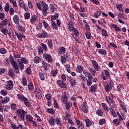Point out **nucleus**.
<instances>
[{
  "instance_id": "nucleus-33",
  "label": "nucleus",
  "mask_w": 129,
  "mask_h": 129,
  "mask_svg": "<svg viewBox=\"0 0 129 129\" xmlns=\"http://www.w3.org/2000/svg\"><path fill=\"white\" fill-rule=\"evenodd\" d=\"M72 31L74 32V34L75 35L76 37H78L79 35V31L78 30L76 29L75 27H73Z\"/></svg>"
},
{
  "instance_id": "nucleus-51",
  "label": "nucleus",
  "mask_w": 129,
  "mask_h": 129,
  "mask_svg": "<svg viewBox=\"0 0 129 129\" xmlns=\"http://www.w3.org/2000/svg\"><path fill=\"white\" fill-rule=\"evenodd\" d=\"M19 4L18 5L19 7H20V8H23V9H25V4H23V3H24V1H22V0H19Z\"/></svg>"
},
{
  "instance_id": "nucleus-44",
  "label": "nucleus",
  "mask_w": 129,
  "mask_h": 129,
  "mask_svg": "<svg viewBox=\"0 0 129 129\" xmlns=\"http://www.w3.org/2000/svg\"><path fill=\"white\" fill-rule=\"evenodd\" d=\"M58 69H57L52 71V76H53V77H56V76L57 75V74H58Z\"/></svg>"
},
{
  "instance_id": "nucleus-60",
  "label": "nucleus",
  "mask_w": 129,
  "mask_h": 129,
  "mask_svg": "<svg viewBox=\"0 0 129 129\" xmlns=\"http://www.w3.org/2000/svg\"><path fill=\"white\" fill-rule=\"evenodd\" d=\"M25 105L26 106H31V103L30 102H28V98H27V100L26 101H23Z\"/></svg>"
},
{
  "instance_id": "nucleus-13",
  "label": "nucleus",
  "mask_w": 129,
  "mask_h": 129,
  "mask_svg": "<svg viewBox=\"0 0 129 129\" xmlns=\"http://www.w3.org/2000/svg\"><path fill=\"white\" fill-rule=\"evenodd\" d=\"M47 45L50 50H53V40H52L51 39H48Z\"/></svg>"
},
{
  "instance_id": "nucleus-29",
  "label": "nucleus",
  "mask_w": 129,
  "mask_h": 129,
  "mask_svg": "<svg viewBox=\"0 0 129 129\" xmlns=\"http://www.w3.org/2000/svg\"><path fill=\"white\" fill-rule=\"evenodd\" d=\"M18 64H19L20 70H21V71L22 70H24V69L25 68V65H24V63H23V62H22V61H18Z\"/></svg>"
},
{
  "instance_id": "nucleus-32",
  "label": "nucleus",
  "mask_w": 129,
  "mask_h": 129,
  "mask_svg": "<svg viewBox=\"0 0 129 129\" xmlns=\"http://www.w3.org/2000/svg\"><path fill=\"white\" fill-rule=\"evenodd\" d=\"M11 126L13 129H22V125H19V126H17L14 123H11Z\"/></svg>"
},
{
  "instance_id": "nucleus-61",
  "label": "nucleus",
  "mask_w": 129,
  "mask_h": 129,
  "mask_svg": "<svg viewBox=\"0 0 129 129\" xmlns=\"http://www.w3.org/2000/svg\"><path fill=\"white\" fill-rule=\"evenodd\" d=\"M0 53L1 54H6V53H7V49L5 48H1Z\"/></svg>"
},
{
  "instance_id": "nucleus-22",
  "label": "nucleus",
  "mask_w": 129,
  "mask_h": 129,
  "mask_svg": "<svg viewBox=\"0 0 129 129\" xmlns=\"http://www.w3.org/2000/svg\"><path fill=\"white\" fill-rule=\"evenodd\" d=\"M51 28H52L53 30H55V31L58 30V26L56 24V22H55L54 21L51 22Z\"/></svg>"
},
{
  "instance_id": "nucleus-49",
  "label": "nucleus",
  "mask_w": 129,
  "mask_h": 129,
  "mask_svg": "<svg viewBox=\"0 0 129 129\" xmlns=\"http://www.w3.org/2000/svg\"><path fill=\"white\" fill-rule=\"evenodd\" d=\"M102 107L106 110V111H109V108H108V107H107V105L105 103H102Z\"/></svg>"
},
{
  "instance_id": "nucleus-1",
  "label": "nucleus",
  "mask_w": 129,
  "mask_h": 129,
  "mask_svg": "<svg viewBox=\"0 0 129 129\" xmlns=\"http://www.w3.org/2000/svg\"><path fill=\"white\" fill-rule=\"evenodd\" d=\"M14 60L15 58H14V56L10 55L9 56V61H10L11 63L12 68L14 69L15 73L19 74V73H20V72L19 71V66H18V62H16Z\"/></svg>"
},
{
  "instance_id": "nucleus-16",
  "label": "nucleus",
  "mask_w": 129,
  "mask_h": 129,
  "mask_svg": "<svg viewBox=\"0 0 129 129\" xmlns=\"http://www.w3.org/2000/svg\"><path fill=\"white\" fill-rule=\"evenodd\" d=\"M74 25L73 24V22L71 21H70L69 22V25L68 26V29L69 31H70V32H72V30H73V28H75Z\"/></svg>"
},
{
  "instance_id": "nucleus-50",
  "label": "nucleus",
  "mask_w": 129,
  "mask_h": 129,
  "mask_svg": "<svg viewBox=\"0 0 129 129\" xmlns=\"http://www.w3.org/2000/svg\"><path fill=\"white\" fill-rule=\"evenodd\" d=\"M1 32L2 33H3V34H4V35H5V36H7V35H8V32H9V31L7 30V29L4 28L1 30Z\"/></svg>"
},
{
  "instance_id": "nucleus-55",
  "label": "nucleus",
  "mask_w": 129,
  "mask_h": 129,
  "mask_svg": "<svg viewBox=\"0 0 129 129\" xmlns=\"http://www.w3.org/2000/svg\"><path fill=\"white\" fill-rule=\"evenodd\" d=\"M28 87L30 90H33V89H34V86L33 85L32 82H30L28 84Z\"/></svg>"
},
{
  "instance_id": "nucleus-56",
  "label": "nucleus",
  "mask_w": 129,
  "mask_h": 129,
  "mask_svg": "<svg viewBox=\"0 0 129 129\" xmlns=\"http://www.w3.org/2000/svg\"><path fill=\"white\" fill-rule=\"evenodd\" d=\"M9 13L11 16H14V15H15V9H14V8H10Z\"/></svg>"
},
{
  "instance_id": "nucleus-11",
  "label": "nucleus",
  "mask_w": 129,
  "mask_h": 129,
  "mask_svg": "<svg viewBox=\"0 0 129 129\" xmlns=\"http://www.w3.org/2000/svg\"><path fill=\"white\" fill-rule=\"evenodd\" d=\"M0 104L2 105V104H5V103H8L9 101H10V97H5L4 99H3V97L0 96ZM2 100V101H1Z\"/></svg>"
},
{
  "instance_id": "nucleus-47",
  "label": "nucleus",
  "mask_w": 129,
  "mask_h": 129,
  "mask_svg": "<svg viewBox=\"0 0 129 129\" xmlns=\"http://www.w3.org/2000/svg\"><path fill=\"white\" fill-rule=\"evenodd\" d=\"M64 103H66V108L68 110L71 107V104H70V102H68V101L64 102Z\"/></svg>"
},
{
  "instance_id": "nucleus-21",
  "label": "nucleus",
  "mask_w": 129,
  "mask_h": 129,
  "mask_svg": "<svg viewBox=\"0 0 129 129\" xmlns=\"http://www.w3.org/2000/svg\"><path fill=\"white\" fill-rule=\"evenodd\" d=\"M7 25H8V19H5L1 22L0 28H2L4 26H7Z\"/></svg>"
},
{
  "instance_id": "nucleus-24",
  "label": "nucleus",
  "mask_w": 129,
  "mask_h": 129,
  "mask_svg": "<svg viewBox=\"0 0 129 129\" xmlns=\"http://www.w3.org/2000/svg\"><path fill=\"white\" fill-rule=\"evenodd\" d=\"M83 73H84V75H85V76H86V77H88V78L89 79H93V77L91 76V74H90L87 72H85V71H84Z\"/></svg>"
},
{
  "instance_id": "nucleus-40",
  "label": "nucleus",
  "mask_w": 129,
  "mask_h": 129,
  "mask_svg": "<svg viewBox=\"0 0 129 129\" xmlns=\"http://www.w3.org/2000/svg\"><path fill=\"white\" fill-rule=\"evenodd\" d=\"M85 121L86 122V126H87V127H89V126L92 124L91 121L87 119H85Z\"/></svg>"
},
{
  "instance_id": "nucleus-53",
  "label": "nucleus",
  "mask_w": 129,
  "mask_h": 129,
  "mask_svg": "<svg viewBox=\"0 0 129 129\" xmlns=\"http://www.w3.org/2000/svg\"><path fill=\"white\" fill-rule=\"evenodd\" d=\"M104 73H105V75H106V76L108 77V78H110V73H109L108 70H104Z\"/></svg>"
},
{
  "instance_id": "nucleus-30",
  "label": "nucleus",
  "mask_w": 129,
  "mask_h": 129,
  "mask_svg": "<svg viewBox=\"0 0 129 129\" xmlns=\"http://www.w3.org/2000/svg\"><path fill=\"white\" fill-rule=\"evenodd\" d=\"M18 29L19 30V31H20V32H21V33L25 34V32H26V30L25 29H24V27H23V26H22V25H19L18 26Z\"/></svg>"
},
{
  "instance_id": "nucleus-39",
  "label": "nucleus",
  "mask_w": 129,
  "mask_h": 129,
  "mask_svg": "<svg viewBox=\"0 0 129 129\" xmlns=\"http://www.w3.org/2000/svg\"><path fill=\"white\" fill-rule=\"evenodd\" d=\"M41 47L43 49L44 51L45 52H47L48 51V47H47V45L45 43H41Z\"/></svg>"
},
{
  "instance_id": "nucleus-28",
  "label": "nucleus",
  "mask_w": 129,
  "mask_h": 129,
  "mask_svg": "<svg viewBox=\"0 0 129 129\" xmlns=\"http://www.w3.org/2000/svg\"><path fill=\"white\" fill-rule=\"evenodd\" d=\"M96 88H97V86L96 85H92L91 87V89L90 90V92L91 93H93V92H95V90H96Z\"/></svg>"
},
{
  "instance_id": "nucleus-52",
  "label": "nucleus",
  "mask_w": 129,
  "mask_h": 129,
  "mask_svg": "<svg viewBox=\"0 0 129 129\" xmlns=\"http://www.w3.org/2000/svg\"><path fill=\"white\" fill-rule=\"evenodd\" d=\"M43 52H44V50H43V48H42L41 46H39L38 48V54H40V55H41V54H43Z\"/></svg>"
},
{
  "instance_id": "nucleus-20",
  "label": "nucleus",
  "mask_w": 129,
  "mask_h": 129,
  "mask_svg": "<svg viewBox=\"0 0 129 129\" xmlns=\"http://www.w3.org/2000/svg\"><path fill=\"white\" fill-rule=\"evenodd\" d=\"M57 83L58 85V86L60 87L61 88H66V84H65L63 81H57Z\"/></svg>"
},
{
  "instance_id": "nucleus-10",
  "label": "nucleus",
  "mask_w": 129,
  "mask_h": 129,
  "mask_svg": "<svg viewBox=\"0 0 129 129\" xmlns=\"http://www.w3.org/2000/svg\"><path fill=\"white\" fill-rule=\"evenodd\" d=\"M36 22H39L38 16L36 15H32L30 18L31 24H35Z\"/></svg>"
},
{
  "instance_id": "nucleus-14",
  "label": "nucleus",
  "mask_w": 129,
  "mask_h": 129,
  "mask_svg": "<svg viewBox=\"0 0 129 129\" xmlns=\"http://www.w3.org/2000/svg\"><path fill=\"white\" fill-rule=\"evenodd\" d=\"M13 21L15 24L19 25V24H20V18L19 17V16L17 15H14L13 17Z\"/></svg>"
},
{
  "instance_id": "nucleus-57",
  "label": "nucleus",
  "mask_w": 129,
  "mask_h": 129,
  "mask_svg": "<svg viewBox=\"0 0 129 129\" xmlns=\"http://www.w3.org/2000/svg\"><path fill=\"white\" fill-rule=\"evenodd\" d=\"M1 94L2 95H4V96L8 94V91H7L6 90H1Z\"/></svg>"
},
{
  "instance_id": "nucleus-48",
  "label": "nucleus",
  "mask_w": 129,
  "mask_h": 129,
  "mask_svg": "<svg viewBox=\"0 0 129 129\" xmlns=\"http://www.w3.org/2000/svg\"><path fill=\"white\" fill-rule=\"evenodd\" d=\"M109 109L110 112H111L113 116H114V117H116V114H115V111H114V110H113V109L112 108H109Z\"/></svg>"
},
{
  "instance_id": "nucleus-41",
  "label": "nucleus",
  "mask_w": 129,
  "mask_h": 129,
  "mask_svg": "<svg viewBox=\"0 0 129 129\" xmlns=\"http://www.w3.org/2000/svg\"><path fill=\"white\" fill-rule=\"evenodd\" d=\"M4 10L6 13H8L10 11V4L9 3H7L4 7Z\"/></svg>"
},
{
  "instance_id": "nucleus-18",
  "label": "nucleus",
  "mask_w": 129,
  "mask_h": 129,
  "mask_svg": "<svg viewBox=\"0 0 129 129\" xmlns=\"http://www.w3.org/2000/svg\"><path fill=\"white\" fill-rule=\"evenodd\" d=\"M55 10H56V8H55V5L50 4L49 5L50 12L52 13V14H54V12H55Z\"/></svg>"
},
{
  "instance_id": "nucleus-26",
  "label": "nucleus",
  "mask_w": 129,
  "mask_h": 129,
  "mask_svg": "<svg viewBox=\"0 0 129 129\" xmlns=\"http://www.w3.org/2000/svg\"><path fill=\"white\" fill-rule=\"evenodd\" d=\"M98 52L101 55H106V53H107L106 50L103 49H98Z\"/></svg>"
},
{
  "instance_id": "nucleus-27",
  "label": "nucleus",
  "mask_w": 129,
  "mask_h": 129,
  "mask_svg": "<svg viewBox=\"0 0 129 129\" xmlns=\"http://www.w3.org/2000/svg\"><path fill=\"white\" fill-rule=\"evenodd\" d=\"M83 69H84V68L82 66H79L77 67L76 70L79 73H81V72L83 71Z\"/></svg>"
},
{
  "instance_id": "nucleus-36",
  "label": "nucleus",
  "mask_w": 129,
  "mask_h": 129,
  "mask_svg": "<svg viewBox=\"0 0 129 129\" xmlns=\"http://www.w3.org/2000/svg\"><path fill=\"white\" fill-rule=\"evenodd\" d=\"M26 119L27 121L32 122V121L33 120V117L31 116V115H27L26 116Z\"/></svg>"
},
{
  "instance_id": "nucleus-43",
  "label": "nucleus",
  "mask_w": 129,
  "mask_h": 129,
  "mask_svg": "<svg viewBox=\"0 0 129 129\" xmlns=\"http://www.w3.org/2000/svg\"><path fill=\"white\" fill-rule=\"evenodd\" d=\"M102 34L104 37L107 38L108 37V34H107V31L105 29H102Z\"/></svg>"
},
{
  "instance_id": "nucleus-6",
  "label": "nucleus",
  "mask_w": 129,
  "mask_h": 129,
  "mask_svg": "<svg viewBox=\"0 0 129 129\" xmlns=\"http://www.w3.org/2000/svg\"><path fill=\"white\" fill-rule=\"evenodd\" d=\"M17 113H18V114H19L21 118H22L23 120H25V114L27 113V112H26L24 110H22L21 109H19L17 110Z\"/></svg>"
},
{
  "instance_id": "nucleus-58",
  "label": "nucleus",
  "mask_w": 129,
  "mask_h": 129,
  "mask_svg": "<svg viewBox=\"0 0 129 129\" xmlns=\"http://www.w3.org/2000/svg\"><path fill=\"white\" fill-rule=\"evenodd\" d=\"M105 119H101L99 120V124H100V125H102V124H104L105 123Z\"/></svg>"
},
{
  "instance_id": "nucleus-8",
  "label": "nucleus",
  "mask_w": 129,
  "mask_h": 129,
  "mask_svg": "<svg viewBox=\"0 0 129 129\" xmlns=\"http://www.w3.org/2000/svg\"><path fill=\"white\" fill-rule=\"evenodd\" d=\"M80 107L84 112H87L88 111V106L87 103L85 102H84L81 106H80Z\"/></svg>"
},
{
  "instance_id": "nucleus-46",
  "label": "nucleus",
  "mask_w": 129,
  "mask_h": 129,
  "mask_svg": "<svg viewBox=\"0 0 129 129\" xmlns=\"http://www.w3.org/2000/svg\"><path fill=\"white\" fill-rule=\"evenodd\" d=\"M21 60L22 63H24V64H28L29 63V61L24 57H21ZM18 61H19V62H21L20 60H18Z\"/></svg>"
},
{
  "instance_id": "nucleus-4",
  "label": "nucleus",
  "mask_w": 129,
  "mask_h": 129,
  "mask_svg": "<svg viewBox=\"0 0 129 129\" xmlns=\"http://www.w3.org/2000/svg\"><path fill=\"white\" fill-rule=\"evenodd\" d=\"M43 59L48 63H51L52 61H53V57H52V56L49 53H44L43 54Z\"/></svg>"
},
{
  "instance_id": "nucleus-31",
  "label": "nucleus",
  "mask_w": 129,
  "mask_h": 129,
  "mask_svg": "<svg viewBox=\"0 0 129 129\" xmlns=\"http://www.w3.org/2000/svg\"><path fill=\"white\" fill-rule=\"evenodd\" d=\"M34 62L36 63V64H38V63H40L41 62V58L38 56H36L34 58Z\"/></svg>"
},
{
  "instance_id": "nucleus-42",
  "label": "nucleus",
  "mask_w": 129,
  "mask_h": 129,
  "mask_svg": "<svg viewBox=\"0 0 129 129\" xmlns=\"http://www.w3.org/2000/svg\"><path fill=\"white\" fill-rule=\"evenodd\" d=\"M85 35L88 40L91 39V33L89 31L86 32Z\"/></svg>"
},
{
  "instance_id": "nucleus-59",
  "label": "nucleus",
  "mask_w": 129,
  "mask_h": 129,
  "mask_svg": "<svg viewBox=\"0 0 129 129\" xmlns=\"http://www.w3.org/2000/svg\"><path fill=\"white\" fill-rule=\"evenodd\" d=\"M61 25H62V23H61V21L59 19H56V25H57V27L60 28L61 27Z\"/></svg>"
},
{
  "instance_id": "nucleus-62",
  "label": "nucleus",
  "mask_w": 129,
  "mask_h": 129,
  "mask_svg": "<svg viewBox=\"0 0 129 129\" xmlns=\"http://www.w3.org/2000/svg\"><path fill=\"white\" fill-rule=\"evenodd\" d=\"M113 123L116 124V125H118L119 124V121H118V119H115L113 120Z\"/></svg>"
},
{
  "instance_id": "nucleus-64",
  "label": "nucleus",
  "mask_w": 129,
  "mask_h": 129,
  "mask_svg": "<svg viewBox=\"0 0 129 129\" xmlns=\"http://www.w3.org/2000/svg\"><path fill=\"white\" fill-rule=\"evenodd\" d=\"M47 112H48L49 113H50L51 114H52V113H54L55 112L54 111V110H52V108H48L47 109Z\"/></svg>"
},
{
  "instance_id": "nucleus-15",
  "label": "nucleus",
  "mask_w": 129,
  "mask_h": 129,
  "mask_svg": "<svg viewBox=\"0 0 129 129\" xmlns=\"http://www.w3.org/2000/svg\"><path fill=\"white\" fill-rule=\"evenodd\" d=\"M15 73H16V72H15V69H13L12 68H10L8 72V75L13 78V77L15 75Z\"/></svg>"
},
{
  "instance_id": "nucleus-54",
  "label": "nucleus",
  "mask_w": 129,
  "mask_h": 129,
  "mask_svg": "<svg viewBox=\"0 0 129 129\" xmlns=\"http://www.w3.org/2000/svg\"><path fill=\"white\" fill-rule=\"evenodd\" d=\"M30 17H31L30 13H26L24 15L25 20H29V19H30Z\"/></svg>"
},
{
  "instance_id": "nucleus-2",
  "label": "nucleus",
  "mask_w": 129,
  "mask_h": 129,
  "mask_svg": "<svg viewBox=\"0 0 129 129\" xmlns=\"http://www.w3.org/2000/svg\"><path fill=\"white\" fill-rule=\"evenodd\" d=\"M36 6L40 11H48V4H46V3L43 1H40V3H37Z\"/></svg>"
},
{
  "instance_id": "nucleus-9",
  "label": "nucleus",
  "mask_w": 129,
  "mask_h": 129,
  "mask_svg": "<svg viewBox=\"0 0 129 129\" xmlns=\"http://www.w3.org/2000/svg\"><path fill=\"white\" fill-rule=\"evenodd\" d=\"M57 53L59 55H62L66 53V48L64 46H60L57 49Z\"/></svg>"
},
{
  "instance_id": "nucleus-35",
  "label": "nucleus",
  "mask_w": 129,
  "mask_h": 129,
  "mask_svg": "<svg viewBox=\"0 0 129 129\" xmlns=\"http://www.w3.org/2000/svg\"><path fill=\"white\" fill-rule=\"evenodd\" d=\"M59 18V14L55 13L53 16L51 17V21H55L56 19Z\"/></svg>"
},
{
  "instance_id": "nucleus-38",
  "label": "nucleus",
  "mask_w": 129,
  "mask_h": 129,
  "mask_svg": "<svg viewBox=\"0 0 129 129\" xmlns=\"http://www.w3.org/2000/svg\"><path fill=\"white\" fill-rule=\"evenodd\" d=\"M48 35V33H47L46 31H43V33H41L39 35L40 38H46L47 37V35Z\"/></svg>"
},
{
  "instance_id": "nucleus-37",
  "label": "nucleus",
  "mask_w": 129,
  "mask_h": 129,
  "mask_svg": "<svg viewBox=\"0 0 129 129\" xmlns=\"http://www.w3.org/2000/svg\"><path fill=\"white\" fill-rule=\"evenodd\" d=\"M93 15L94 18H95L96 19H97V18H98L99 17H100V16L101 15V13L99 11H96L94 13Z\"/></svg>"
},
{
  "instance_id": "nucleus-34",
  "label": "nucleus",
  "mask_w": 129,
  "mask_h": 129,
  "mask_svg": "<svg viewBox=\"0 0 129 129\" xmlns=\"http://www.w3.org/2000/svg\"><path fill=\"white\" fill-rule=\"evenodd\" d=\"M41 22L43 24L44 29H47V28L49 27V24H48V22H47L46 20H43Z\"/></svg>"
},
{
  "instance_id": "nucleus-25",
  "label": "nucleus",
  "mask_w": 129,
  "mask_h": 129,
  "mask_svg": "<svg viewBox=\"0 0 129 129\" xmlns=\"http://www.w3.org/2000/svg\"><path fill=\"white\" fill-rule=\"evenodd\" d=\"M49 123L51 125H55V123H56V119H55L53 117H50L49 120Z\"/></svg>"
},
{
  "instance_id": "nucleus-45",
  "label": "nucleus",
  "mask_w": 129,
  "mask_h": 129,
  "mask_svg": "<svg viewBox=\"0 0 129 129\" xmlns=\"http://www.w3.org/2000/svg\"><path fill=\"white\" fill-rule=\"evenodd\" d=\"M26 72L27 75H31L32 74V70L31 69V67H28L26 69Z\"/></svg>"
},
{
  "instance_id": "nucleus-7",
  "label": "nucleus",
  "mask_w": 129,
  "mask_h": 129,
  "mask_svg": "<svg viewBox=\"0 0 129 129\" xmlns=\"http://www.w3.org/2000/svg\"><path fill=\"white\" fill-rule=\"evenodd\" d=\"M15 34L19 41L20 42H23V39H26V35L24 34L21 33H18L17 31H15Z\"/></svg>"
},
{
  "instance_id": "nucleus-5",
  "label": "nucleus",
  "mask_w": 129,
  "mask_h": 129,
  "mask_svg": "<svg viewBox=\"0 0 129 129\" xmlns=\"http://www.w3.org/2000/svg\"><path fill=\"white\" fill-rule=\"evenodd\" d=\"M106 100L111 107L112 108H114V107H115V103H114V101L111 99V97L107 96L106 97Z\"/></svg>"
},
{
  "instance_id": "nucleus-3",
  "label": "nucleus",
  "mask_w": 129,
  "mask_h": 129,
  "mask_svg": "<svg viewBox=\"0 0 129 129\" xmlns=\"http://www.w3.org/2000/svg\"><path fill=\"white\" fill-rule=\"evenodd\" d=\"M60 59L62 64H65L67 61H68V62H69L70 61V55L66 53L64 54L63 55H61Z\"/></svg>"
},
{
  "instance_id": "nucleus-12",
  "label": "nucleus",
  "mask_w": 129,
  "mask_h": 129,
  "mask_svg": "<svg viewBox=\"0 0 129 129\" xmlns=\"http://www.w3.org/2000/svg\"><path fill=\"white\" fill-rule=\"evenodd\" d=\"M14 86L13 81H9L7 82V86L6 87L7 90H11Z\"/></svg>"
},
{
  "instance_id": "nucleus-17",
  "label": "nucleus",
  "mask_w": 129,
  "mask_h": 129,
  "mask_svg": "<svg viewBox=\"0 0 129 129\" xmlns=\"http://www.w3.org/2000/svg\"><path fill=\"white\" fill-rule=\"evenodd\" d=\"M8 34L10 38L12 39V40H14L15 39V35H14V32H13V30L10 29L8 32Z\"/></svg>"
},
{
  "instance_id": "nucleus-19",
  "label": "nucleus",
  "mask_w": 129,
  "mask_h": 129,
  "mask_svg": "<svg viewBox=\"0 0 129 129\" xmlns=\"http://www.w3.org/2000/svg\"><path fill=\"white\" fill-rule=\"evenodd\" d=\"M42 66L44 69V70H46V71H48L49 70V68H50V64L43 62H42Z\"/></svg>"
},
{
  "instance_id": "nucleus-23",
  "label": "nucleus",
  "mask_w": 129,
  "mask_h": 129,
  "mask_svg": "<svg viewBox=\"0 0 129 129\" xmlns=\"http://www.w3.org/2000/svg\"><path fill=\"white\" fill-rule=\"evenodd\" d=\"M17 97L20 100H22V101H26L27 100V98L24 96V95H21L20 94H17Z\"/></svg>"
},
{
  "instance_id": "nucleus-63",
  "label": "nucleus",
  "mask_w": 129,
  "mask_h": 129,
  "mask_svg": "<svg viewBox=\"0 0 129 129\" xmlns=\"http://www.w3.org/2000/svg\"><path fill=\"white\" fill-rule=\"evenodd\" d=\"M68 98H67V96H65V95H63V96H62V100H63V101L64 103V102H67L68 101Z\"/></svg>"
}]
</instances>
